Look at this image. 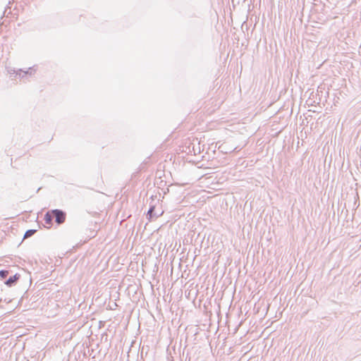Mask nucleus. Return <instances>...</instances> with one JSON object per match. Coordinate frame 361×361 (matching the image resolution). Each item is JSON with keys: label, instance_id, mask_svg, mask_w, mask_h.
<instances>
[{"label": "nucleus", "instance_id": "obj_7", "mask_svg": "<svg viewBox=\"0 0 361 361\" xmlns=\"http://www.w3.org/2000/svg\"><path fill=\"white\" fill-rule=\"evenodd\" d=\"M36 231H37V230H35V229H29V230H27L25 233L24 238H28L32 236L36 233Z\"/></svg>", "mask_w": 361, "mask_h": 361}, {"label": "nucleus", "instance_id": "obj_1", "mask_svg": "<svg viewBox=\"0 0 361 361\" xmlns=\"http://www.w3.org/2000/svg\"><path fill=\"white\" fill-rule=\"evenodd\" d=\"M6 70H7V72L8 74H10L11 75H15V77H16L17 75H19L20 77L22 73H23L22 77H24V75H27V74L32 75V73L35 71V70L34 69V67L29 68V69L26 71H24L22 69H18V71H16L14 68H12V67H7Z\"/></svg>", "mask_w": 361, "mask_h": 361}, {"label": "nucleus", "instance_id": "obj_3", "mask_svg": "<svg viewBox=\"0 0 361 361\" xmlns=\"http://www.w3.org/2000/svg\"><path fill=\"white\" fill-rule=\"evenodd\" d=\"M20 278V274H16L13 276H10L7 280H6L4 283L8 287H12L17 283Z\"/></svg>", "mask_w": 361, "mask_h": 361}, {"label": "nucleus", "instance_id": "obj_4", "mask_svg": "<svg viewBox=\"0 0 361 361\" xmlns=\"http://www.w3.org/2000/svg\"><path fill=\"white\" fill-rule=\"evenodd\" d=\"M154 210H155V206H154V205L150 206V207L147 212V218L149 221H152L153 219L157 218L158 216H159L161 214H155Z\"/></svg>", "mask_w": 361, "mask_h": 361}, {"label": "nucleus", "instance_id": "obj_6", "mask_svg": "<svg viewBox=\"0 0 361 361\" xmlns=\"http://www.w3.org/2000/svg\"><path fill=\"white\" fill-rule=\"evenodd\" d=\"M10 271L8 270L2 269L0 270V279H5L9 275Z\"/></svg>", "mask_w": 361, "mask_h": 361}, {"label": "nucleus", "instance_id": "obj_5", "mask_svg": "<svg viewBox=\"0 0 361 361\" xmlns=\"http://www.w3.org/2000/svg\"><path fill=\"white\" fill-rule=\"evenodd\" d=\"M53 219H54V217H53V215L51 214V212H48L45 214L44 215V220L45 221V224L51 226L52 225V222H53Z\"/></svg>", "mask_w": 361, "mask_h": 361}, {"label": "nucleus", "instance_id": "obj_8", "mask_svg": "<svg viewBox=\"0 0 361 361\" xmlns=\"http://www.w3.org/2000/svg\"><path fill=\"white\" fill-rule=\"evenodd\" d=\"M221 148H223V145H221L219 147V149H221Z\"/></svg>", "mask_w": 361, "mask_h": 361}, {"label": "nucleus", "instance_id": "obj_2", "mask_svg": "<svg viewBox=\"0 0 361 361\" xmlns=\"http://www.w3.org/2000/svg\"><path fill=\"white\" fill-rule=\"evenodd\" d=\"M51 214L57 224H63L66 220V213L61 209H53Z\"/></svg>", "mask_w": 361, "mask_h": 361}]
</instances>
